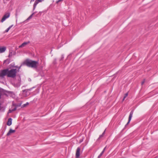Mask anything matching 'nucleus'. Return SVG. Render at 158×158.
Returning <instances> with one entry per match:
<instances>
[{
    "instance_id": "obj_1",
    "label": "nucleus",
    "mask_w": 158,
    "mask_h": 158,
    "mask_svg": "<svg viewBox=\"0 0 158 158\" xmlns=\"http://www.w3.org/2000/svg\"><path fill=\"white\" fill-rule=\"evenodd\" d=\"M23 64L26 65L29 67L36 69L39 65V62L38 61L27 59L24 61Z\"/></svg>"
},
{
    "instance_id": "obj_2",
    "label": "nucleus",
    "mask_w": 158,
    "mask_h": 158,
    "mask_svg": "<svg viewBox=\"0 0 158 158\" xmlns=\"http://www.w3.org/2000/svg\"><path fill=\"white\" fill-rule=\"evenodd\" d=\"M17 72L16 69H13L10 70L8 69L7 77L12 78H15L16 76V73Z\"/></svg>"
},
{
    "instance_id": "obj_3",
    "label": "nucleus",
    "mask_w": 158,
    "mask_h": 158,
    "mask_svg": "<svg viewBox=\"0 0 158 158\" xmlns=\"http://www.w3.org/2000/svg\"><path fill=\"white\" fill-rule=\"evenodd\" d=\"M7 71L8 69L2 70L0 72V77L3 78L5 76L7 75Z\"/></svg>"
},
{
    "instance_id": "obj_4",
    "label": "nucleus",
    "mask_w": 158,
    "mask_h": 158,
    "mask_svg": "<svg viewBox=\"0 0 158 158\" xmlns=\"http://www.w3.org/2000/svg\"><path fill=\"white\" fill-rule=\"evenodd\" d=\"M33 88V87L32 88H30L29 89H25V90H23L22 94L23 96L24 97H26L29 95L30 94V93L29 91H31Z\"/></svg>"
},
{
    "instance_id": "obj_5",
    "label": "nucleus",
    "mask_w": 158,
    "mask_h": 158,
    "mask_svg": "<svg viewBox=\"0 0 158 158\" xmlns=\"http://www.w3.org/2000/svg\"><path fill=\"white\" fill-rule=\"evenodd\" d=\"M10 15V13H7L5 14L1 20V22L2 23L6 19L9 18Z\"/></svg>"
},
{
    "instance_id": "obj_6",
    "label": "nucleus",
    "mask_w": 158,
    "mask_h": 158,
    "mask_svg": "<svg viewBox=\"0 0 158 158\" xmlns=\"http://www.w3.org/2000/svg\"><path fill=\"white\" fill-rule=\"evenodd\" d=\"M134 111L133 110H132L130 113V114L129 116L128 120L127 123L125 125V127H126L127 125L130 123L131 118L132 117V115L133 114Z\"/></svg>"
},
{
    "instance_id": "obj_7",
    "label": "nucleus",
    "mask_w": 158,
    "mask_h": 158,
    "mask_svg": "<svg viewBox=\"0 0 158 158\" xmlns=\"http://www.w3.org/2000/svg\"><path fill=\"white\" fill-rule=\"evenodd\" d=\"M81 149L79 147L77 148L76 152V158H79L80 156Z\"/></svg>"
},
{
    "instance_id": "obj_8",
    "label": "nucleus",
    "mask_w": 158,
    "mask_h": 158,
    "mask_svg": "<svg viewBox=\"0 0 158 158\" xmlns=\"http://www.w3.org/2000/svg\"><path fill=\"white\" fill-rule=\"evenodd\" d=\"M44 0H36L34 5H33V11L34 10L37 4L39 2H41Z\"/></svg>"
},
{
    "instance_id": "obj_9",
    "label": "nucleus",
    "mask_w": 158,
    "mask_h": 158,
    "mask_svg": "<svg viewBox=\"0 0 158 158\" xmlns=\"http://www.w3.org/2000/svg\"><path fill=\"white\" fill-rule=\"evenodd\" d=\"M6 50V47L4 46H0V53L4 52Z\"/></svg>"
},
{
    "instance_id": "obj_10",
    "label": "nucleus",
    "mask_w": 158,
    "mask_h": 158,
    "mask_svg": "<svg viewBox=\"0 0 158 158\" xmlns=\"http://www.w3.org/2000/svg\"><path fill=\"white\" fill-rule=\"evenodd\" d=\"M30 43V42L29 41H28L27 42H24L21 45L19 46V48H22V47H24L26 45Z\"/></svg>"
},
{
    "instance_id": "obj_11",
    "label": "nucleus",
    "mask_w": 158,
    "mask_h": 158,
    "mask_svg": "<svg viewBox=\"0 0 158 158\" xmlns=\"http://www.w3.org/2000/svg\"><path fill=\"white\" fill-rule=\"evenodd\" d=\"M15 132V130H13L12 129H10L9 132L7 133L6 135L7 136H9L10 135V134L11 133Z\"/></svg>"
},
{
    "instance_id": "obj_12",
    "label": "nucleus",
    "mask_w": 158,
    "mask_h": 158,
    "mask_svg": "<svg viewBox=\"0 0 158 158\" xmlns=\"http://www.w3.org/2000/svg\"><path fill=\"white\" fill-rule=\"evenodd\" d=\"M12 124V119L11 118H10L8 119V121L7 122V125L10 126Z\"/></svg>"
},
{
    "instance_id": "obj_13",
    "label": "nucleus",
    "mask_w": 158,
    "mask_h": 158,
    "mask_svg": "<svg viewBox=\"0 0 158 158\" xmlns=\"http://www.w3.org/2000/svg\"><path fill=\"white\" fill-rule=\"evenodd\" d=\"M10 62V59H7L4 61L3 63L6 64H8Z\"/></svg>"
},
{
    "instance_id": "obj_14",
    "label": "nucleus",
    "mask_w": 158,
    "mask_h": 158,
    "mask_svg": "<svg viewBox=\"0 0 158 158\" xmlns=\"http://www.w3.org/2000/svg\"><path fill=\"white\" fill-rule=\"evenodd\" d=\"M105 131H106V130L104 131L103 132V133H102V134L101 135H100L99 138H98V139H97V140H99L101 138H102L104 136V135L105 134Z\"/></svg>"
},
{
    "instance_id": "obj_15",
    "label": "nucleus",
    "mask_w": 158,
    "mask_h": 158,
    "mask_svg": "<svg viewBox=\"0 0 158 158\" xmlns=\"http://www.w3.org/2000/svg\"><path fill=\"white\" fill-rule=\"evenodd\" d=\"M36 13V12H33V13L31 15H30L29 17L26 20H29L30 19H31L32 18L33 15H34Z\"/></svg>"
},
{
    "instance_id": "obj_16",
    "label": "nucleus",
    "mask_w": 158,
    "mask_h": 158,
    "mask_svg": "<svg viewBox=\"0 0 158 158\" xmlns=\"http://www.w3.org/2000/svg\"><path fill=\"white\" fill-rule=\"evenodd\" d=\"M13 106H15L16 107V108L20 106L21 105V104L20 103L18 104H13Z\"/></svg>"
},
{
    "instance_id": "obj_17",
    "label": "nucleus",
    "mask_w": 158,
    "mask_h": 158,
    "mask_svg": "<svg viewBox=\"0 0 158 158\" xmlns=\"http://www.w3.org/2000/svg\"><path fill=\"white\" fill-rule=\"evenodd\" d=\"M13 26V25H12L10 26L9 27H8L6 30H5V32H8L9 30Z\"/></svg>"
},
{
    "instance_id": "obj_18",
    "label": "nucleus",
    "mask_w": 158,
    "mask_h": 158,
    "mask_svg": "<svg viewBox=\"0 0 158 158\" xmlns=\"http://www.w3.org/2000/svg\"><path fill=\"white\" fill-rule=\"evenodd\" d=\"M19 80V83L18 84H17L16 85H15V87H19L20 86V81H21L20 78V79Z\"/></svg>"
},
{
    "instance_id": "obj_19",
    "label": "nucleus",
    "mask_w": 158,
    "mask_h": 158,
    "mask_svg": "<svg viewBox=\"0 0 158 158\" xmlns=\"http://www.w3.org/2000/svg\"><path fill=\"white\" fill-rule=\"evenodd\" d=\"M43 13V12L40 11L39 13L36 15V17H38L39 16H40L42 13Z\"/></svg>"
},
{
    "instance_id": "obj_20",
    "label": "nucleus",
    "mask_w": 158,
    "mask_h": 158,
    "mask_svg": "<svg viewBox=\"0 0 158 158\" xmlns=\"http://www.w3.org/2000/svg\"><path fill=\"white\" fill-rule=\"evenodd\" d=\"M28 104H29L28 102H27L26 103L24 104L23 105L22 107H25L27 105H28Z\"/></svg>"
},
{
    "instance_id": "obj_21",
    "label": "nucleus",
    "mask_w": 158,
    "mask_h": 158,
    "mask_svg": "<svg viewBox=\"0 0 158 158\" xmlns=\"http://www.w3.org/2000/svg\"><path fill=\"white\" fill-rule=\"evenodd\" d=\"M19 12V11L18 10H16V14H15V15H16V16L17 17V16L18 15V13Z\"/></svg>"
},
{
    "instance_id": "obj_22",
    "label": "nucleus",
    "mask_w": 158,
    "mask_h": 158,
    "mask_svg": "<svg viewBox=\"0 0 158 158\" xmlns=\"http://www.w3.org/2000/svg\"><path fill=\"white\" fill-rule=\"evenodd\" d=\"M63 0H58L56 1V3L57 4H58L59 2H61L63 1Z\"/></svg>"
},
{
    "instance_id": "obj_23",
    "label": "nucleus",
    "mask_w": 158,
    "mask_h": 158,
    "mask_svg": "<svg viewBox=\"0 0 158 158\" xmlns=\"http://www.w3.org/2000/svg\"><path fill=\"white\" fill-rule=\"evenodd\" d=\"M64 58V56L63 55H62L61 56V59H60V60H62Z\"/></svg>"
},
{
    "instance_id": "obj_24",
    "label": "nucleus",
    "mask_w": 158,
    "mask_h": 158,
    "mask_svg": "<svg viewBox=\"0 0 158 158\" xmlns=\"http://www.w3.org/2000/svg\"><path fill=\"white\" fill-rule=\"evenodd\" d=\"M16 107L15 106H14V107L12 109V110H13V111H15V110L16 109Z\"/></svg>"
},
{
    "instance_id": "obj_25",
    "label": "nucleus",
    "mask_w": 158,
    "mask_h": 158,
    "mask_svg": "<svg viewBox=\"0 0 158 158\" xmlns=\"http://www.w3.org/2000/svg\"><path fill=\"white\" fill-rule=\"evenodd\" d=\"M128 95V94L127 93H126L125 94L124 96V98H126L127 97V96Z\"/></svg>"
},
{
    "instance_id": "obj_26",
    "label": "nucleus",
    "mask_w": 158,
    "mask_h": 158,
    "mask_svg": "<svg viewBox=\"0 0 158 158\" xmlns=\"http://www.w3.org/2000/svg\"><path fill=\"white\" fill-rule=\"evenodd\" d=\"M13 111H14L13 110H12V109H11V110L10 109L9 110L8 113H11Z\"/></svg>"
},
{
    "instance_id": "obj_27",
    "label": "nucleus",
    "mask_w": 158,
    "mask_h": 158,
    "mask_svg": "<svg viewBox=\"0 0 158 158\" xmlns=\"http://www.w3.org/2000/svg\"><path fill=\"white\" fill-rule=\"evenodd\" d=\"M145 82V79H144L141 82V85H142Z\"/></svg>"
},
{
    "instance_id": "obj_28",
    "label": "nucleus",
    "mask_w": 158,
    "mask_h": 158,
    "mask_svg": "<svg viewBox=\"0 0 158 158\" xmlns=\"http://www.w3.org/2000/svg\"><path fill=\"white\" fill-rule=\"evenodd\" d=\"M104 152H103V151H102V152L100 154V155H101V156H102Z\"/></svg>"
},
{
    "instance_id": "obj_29",
    "label": "nucleus",
    "mask_w": 158,
    "mask_h": 158,
    "mask_svg": "<svg viewBox=\"0 0 158 158\" xmlns=\"http://www.w3.org/2000/svg\"><path fill=\"white\" fill-rule=\"evenodd\" d=\"M104 152H103V151H102V152L100 154V155H101V156H102Z\"/></svg>"
},
{
    "instance_id": "obj_30",
    "label": "nucleus",
    "mask_w": 158,
    "mask_h": 158,
    "mask_svg": "<svg viewBox=\"0 0 158 158\" xmlns=\"http://www.w3.org/2000/svg\"><path fill=\"white\" fill-rule=\"evenodd\" d=\"M21 66H20L18 67L17 68L18 69H20V68L21 67Z\"/></svg>"
},
{
    "instance_id": "obj_31",
    "label": "nucleus",
    "mask_w": 158,
    "mask_h": 158,
    "mask_svg": "<svg viewBox=\"0 0 158 158\" xmlns=\"http://www.w3.org/2000/svg\"><path fill=\"white\" fill-rule=\"evenodd\" d=\"M106 148V146L104 148V149H103V151H103V152H104L105 150V149Z\"/></svg>"
},
{
    "instance_id": "obj_32",
    "label": "nucleus",
    "mask_w": 158,
    "mask_h": 158,
    "mask_svg": "<svg viewBox=\"0 0 158 158\" xmlns=\"http://www.w3.org/2000/svg\"><path fill=\"white\" fill-rule=\"evenodd\" d=\"M101 156H101V155H99L98 156V158H100L101 157Z\"/></svg>"
},
{
    "instance_id": "obj_33",
    "label": "nucleus",
    "mask_w": 158,
    "mask_h": 158,
    "mask_svg": "<svg viewBox=\"0 0 158 158\" xmlns=\"http://www.w3.org/2000/svg\"><path fill=\"white\" fill-rule=\"evenodd\" d=\"M35 1V0H31V1H30V2L31 3L32 2H34Z\"/></svg>"
},
{
    "instance_id": "obj_34",
    "label": "nucleus",
    "mask_w": 158,
    "mask_h": 158,
    "mask_svg": "<svg viewBox=\"0 0 158 158\" xmlns=\"http://www.w3.org/2000/svg\"><path fill=\"white\" fill-rule=\"evenodd\" d=\"M125 98H124V97H123V101L124 99H125Z\"/></svg>"
},
{
    "instance_id": "obj_35",
    "label": "nucleus",
    "mask_w": 158,
    "mask_h": 158,
    "mask_svg": "<svg viewBox=\"0 0 158 158\" xmlns=\"http://www.w3.org/2000/svg\"><path fill=\"white\" fill-rule=\"evenodd\" d=\"M14 67L16 68H18V67L17 66H15Z\"/></svg>"
},
{
    "instance_id": "obj_36",
    "label": "nucleus",
    "mask_w": 158,
    "mask_h": 158,
    "mask_svg": "<svg viewBox=\"0 0 158 158\" xmlns=\"http://www.w3.org/2000/svg\"><path fill=\"white\" fill-rule=\"evenodd\" d=\"M10 56H11V55H10V54L9 55L8 57H10Z\"/></svg>"
},
{
    "instance_id": "obj_37",
    "label": "nucleus",
    "mask_w": 158,
    "mask_h": 158,
    "mask_svg": "<svg viewBox=\"0 0 158 158\" xmlns=\"http://www.w3.org/2000/svg\"><path fill=\"white\" fill-rule=\"evenodd\" d=\"M19 69H18V70H17V71H18L19 72Z\"/></svg>"
},
{
    "instance_id": "obj_38",
    "label": "nucleus",
    "mask_w": 158,
    "mask_h": 158,
    "mask_svg": "<svg viewBox=\"0 0 158 158\" xmlns=\"http://www.w3.org/2000/svg\"><path fill=\"white\" fill-rule=\"evenodd\" d=\"M1 94L0 93V98H1Z\"/></svg>"
},
{
    "instance_id": "obj_39",
    "label": "nucleus",
    "mask_w": 158,
    "mask_h": 158,
    "mask_svg": "<svg viewBox=\"0 0 158 158\" xmlns=\"http://www.w3.org/2000/svg\"><path fill=\"white\" fill-rule=\"evenodd\" d=\"M154 158H158V156H157Z\"/></svg>"
}]
</instances>
